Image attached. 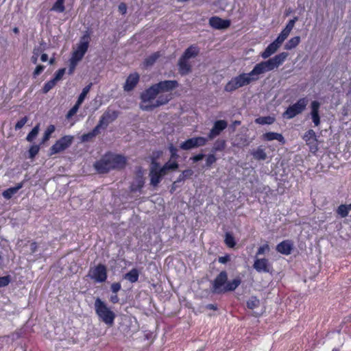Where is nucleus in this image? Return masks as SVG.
Here are the masks:
<instances>
[{"label": "nucleus", "mask_w": 351, "mask_h": 351, "mask_svg": "<svg viewBox=\"0 0 351 351\" xmlns=\"http://www.w3.org/2000/svg\"><path fill=\"white\" fill-rule=\"evenodd\" d=\"M156 84L142 93L140 108L143 110H152L157 107L167 104L171 98V94H160Z\"/></svg>", "instance_id": "obj_1"}, {"label": "nucleus", "mask_w": 351, "mask_h": 351, "mask_svg": "<svg viewBox=\"0 0 351 351\" xmlns=\"http://www.w3.org/2000/svg\"><path fill=\"white\" fill-rule=\"evenodd\" d=\"M94 306L99 319L108 326H112L116 317L115 313L99 298L95 300Z\"/></svg>", "instance_id": "obj_2"}, {"label": "nucleus", "mask_w": 351, "mask_h": 351, "mask_svg": "<svg viewBox=\"0 0 351 351\" xmlns=\"http://www.w3.org/2000/svg\"><path fill=\"white\" fill-rule=\"evenodd\" d=\"M256 81V77H254L248 73H241L229 81L225 86L224 90L226 92H232L241 87L250 84L252 82Z\"/></svg>", "instance_id": "obj_3"}, {"label": "nucleus", "mask_w": 351, "mask_h": 351, "mask_svg": "<svg viewBox=\"0 0 351 351\" xmlns=\"http://www.w3.org/2000/svg\"><path fill=\"white\" fill-rule=\"evenodd\" d=\"M308 104L306 97L300 98L295 104L290 106L283 113V117L291 119L302 113Z\"/></svg>", "instance_id": "obj_4"}, {"label": "nucleus", "mask_w": 351, "mask_h": 351, "mask_svg": "<svg viewBox=\"0 0 351 351\" xmlns=\"http://www.w3.org/2000/svg\"><path fill=\"white\" fill-rule=\"evenodd\" d=\"M287 53L282 52L278 55H276L273 58H269L265 61H262L261 62L267 69V71L269 72L278 68L280 65H282L287 59Z\"/></svg>", "instance_id": "obj_5"}, {"label": "nucleus", "mask_w": 351, "mask_h": 351, "mask_svg": "<svg viewBox=\"0 0 351 351\" xmlns=\"http://www.w3.org/2000/svg\"><path fill=\"white\" fill-rule=\"evenodd\" d=\"M74 137L66 135L60 138L50 148V155L60 153L68 148L73 143Z\"/></svg>", "instance_id": "obj_6"}, {"label": "nucleus", "mask_w": 351, "mask_h": 351, "mask_svg": "<svg viewBox=\"0 0 351 351\" xmlns=\"http://www.w3.org/2000/svg\"><path fill=\"white\" fill-rule=\"evenodd\" d=\"M227 280L228 274L226 271H221L213 282L212 291L215 293H224Z\"/></svg>", "instance_id": "obj_7"}, {"label": "nucleus", "mask_w": 351, "mask_h": 351, "mask_svg": "<svg viewBox=\"0 0 351 351\" xmlns=\"http://www.w3.org/2000/svg\"><path fill=\"white\" fill-rule=\"evenodd\" d=\"M208 139L202 136H197L187 139L180 145L183 150H189L193 148L204 146Z\"/></svg>", "instance_id": "obj_8"}, {"label": "nucleus", "mask_w": 351, "mask_h": 351, "mask_svg": "<svg viewBox=\"0 0 351 351\" xmlns=\"http://www.w3.org/2000/svg\"><path fill=\"white\" fill-rule=\"evenodd\" d=\"M110 165L108 154H106L94 163L93 167L98 173H106L112 170Z\"/></svg>", "instance_id": "obj_9"}, {"label": "nucleus", "mask_w": 351, "mask_h": 351, "mask_svg": "<svg viewBox=\"0 0 351 351\" xmlns=\"http://www.w3.org/2000/svg\"><path fill=\"white\" fill-rule=\"evenodd\" d=\"M88 48V40L83 37L77 45L76 49L73 51L71 58L80 62L84 57Z\"/></svg>", "instance_id": "obj_10"}, {"label": "nucleus", "mask_w": 351, "mask_h": 351, "mask_svg": "<svg viewBox=\"0 0 351 351\" xmlns=\"http://www.w3.org/2000/svg\"><path fill=\"white\" fill-rule=\"evenodd\" d=\"M285 40L283 39V38L280 37L278 35L277 38L274 42L270 43L266 47V49L264 50V51H263L261 53V57L263 59H267V58H269L271 55L274 54L278 51V49L280 48V47L281 46V45L282 44V43Z\"/></svg>", "instance_id": "obj_11"}, {"label": "nucleus", "mask_w": 351, "mask_h": 351, "mask_svg": "<svg viewBox=\"0 0 351 351\" xmlns=\"http://www.w3.org/2000/svg\"><path fill=\"white\" fill-rule=\"evenodd\" d=\"M303 139L312 153H315L318 150V141L314 130H308L304 135Z\"/></svg>", "instance_id": "obj_12"}, {"label": "nucleus", "mask_w": 351, "mask_h": 351, "mask_svg": "<svg viewBox=\"0 0 351 351\" xmlns=\"http://www.w3.org/2000/svg\"><path fill=\"white\" fill-rule=\"evenodd\" d=\"M118 112L112 110H107L101 117L97 127L100 129L101 128H106L109 123H112L118 117Z\"/></svg>", "instance_id": "obj_13"}, {"label": "nucleus", "mask_w": 351, "mask_h": 351, "mask_svg": "<svg viewBox=\"0 0 351 351\" xmlns=\"http://www.w3.org/2000/svg\"><path fill=\"white\" fill-rule=\"evenodd\" d=\"M89 275L96 282H104L107 278L106 268L103 265H99L90 269Z\"/></svg>", "instance_id": "obj_14"}, {"label": "nucleus", "mask_w": 351, "mask_h": 351, "mask_svg": "<svg viewBox=\"0 0 351 351\" xmlns=\"http://www.w3.org/2000/svg\"><path fill=\"white\" fill-rule=\"evenodd\" d=\"M108 156L110 160L112 170L121 169L125 167L127 164V158L125 156L112 153H108Z\"/></svg>", "instance_id": "obj_15"}, {"label": "nucleus", "mask_w": 351, "mask_h": 351, "mask_svg": "<svg viewBox=\"0 0 351 351\" xmlns=\"http://www.w3.org/2000/svg\"><path fill=\"white\" fill-rule=\"evenodd\" d=\"M270 267L271 265L267 258L255 257L253 267L256 271L268 273L269 272Z\"/></svg>", "instance_id": "obj_16"}, {"label": "nucleus", "mask_w": 351, "mask_h": 351, "mask_svg": "<svg viewBox=\"0 0 351 351\" xmlns=\"http://www.w3.org/2000/svg\"><path fill=\"white\" fill-rule=\"evenodd\" d=\"M155 84L160 95L175 89L179 85L176 80H165Z\"/></svg>", "instance_id": "obj_17"}, {"label": "nucleus", "mask_w": 351, "mask_h": 351, "mask_svg": "<svg viewBox=\"0 0 351 351\" xmlns=\"http://www.w3.org/2000/svg\"><path fill=\"white\" fill-rule=\"evenodd\" d=\"M209 25L216 29H225L230 27V21L218 16H213L209 19Z\"/></svg>", "instance_id": "obj_18"}, {"label": "nucleus", "mask_w": 351, "mask_h": 351, "mask_svg": "<svg viewBox=\"0 0 351 351\" xmlns=\"http://www.w3.org/2000/svg\"><path fill=\"white\" fill-rule=\"evenodd\" d=\"M228 123L224 120H219L215 122L213 128L210 130L208 134V138L213 139L215 136H218L221 131L226 128Z\"/></svg>", "instance_id": "obj_19"}, {"label": "nucleus", "mask_w": 351, "mask_h": 351, "mask_svg": "<svg viewBox=\"0 0 351 351\" xmlns=\"http://www.w3.org/2000/svg\"><path fill=\"white\" fill-rule=\"evenodd\" d=\"M139 75L137 73H133L127 77L125 83L123 86L125 91L132 90L138 84L139 81Z\"/></svg>", "instance_id": "obj_20"}, {"label": "nucleus", "mask_w": 351, "mask_h": 351, "mask_svg": "<svg viewBox=\"0 0 351 351\" xmlns=\"http://www.w3.org/2000/svg\"><path fill=\"white\" fill-rule=\"evenodd\" d=\"M293 244L290 241H283L276 246V250L280 254L289 255L291 253Z\"/></svg>", "instance_id": "obj_21"}, {"label": "nucleus", "mask_w": 351, "mask_h": 351, "mask_svg": "<svg viewBox=\"0 0 351 351\" xmlns=\"http://www.w3.org/2000/svg\"><path fill=\"white\" fill-rule=\"evenodd\" d=\"M298 20V18L297 16H295L293 19H291L287 24L286 27L282 30L279 36L283 38V39L286 40L293 29L295 23Z\"/></svg>", "instance_id": "obj_22"}, {"label": "nucleus", "mask_w": 351, "mask_h": 351, "mask_svg": "<svg viewBox=\"0 0 351 351\" xmlns=\"http://www.w3.org/2000/svg\"><path fill=\"white\" fill-rule=\"evenodd\" d=\"M150 184L156 187L162 180V176L157 171V167H152L149 172Z\"/></svg>", "instance_id": "obj_23"}, {"label": "nucleus", "mask_w": 351, "mask_h": 351, "mask_svg": "<svg viewBox=\"0 0 351 351\" xmlns=\"http://www.w3.org/2000/svg\"><path fill=\"white\" fill-rule=\"evenodd\" d=\"M262 138L263 140L267 141L277 140L279 142H280L282 144H285V138L283 137V136L281 134L276 133V132H269L265 133L264 134H263Z\"/></svg>", "instance_id": "obj_24"}, {"label": "nucleus", "mask_w": 351, "mask_h": 351, "mask_svg": "<svg viewBox=\"0 0 351 351\" xmlns=\"http://www.w3.org/2000/svg\"><path fill=\"white\" fill-rule=\"evenodd\" d=\"M179 72L181 75H186L191 71V65L187 59L181 57L178 60Z\"/></svg>", "instance_id": "obj_25"}, {"label": "nucleus", "mask_w": 351, "mask_h": 351, "mask_svg": "<svg viewBox=\"0 0 351 351\" xmlns=\"http://www.w3.org/2000/svg\"><path fill=\"white\" fill-rule=\"evenodd\" d=\"M267 72V69L263 66V64L261 62L254 66V69L250 71V75L254 77H256V80H258L259 79L260 75Z\"/></svg>", "instance_id": "obj_26"}, {"label": "nucleus", "mask_w": 351, "mask_h": 351, "mask_svg": "<svg viewBox=\"0 0 351 351\" xmlns=\"http://www.w3.org/2000/svg\"><path fill=\"white\" fill-rule=\"evenodd\" d=\"M199 51L198 47L195 45H191L185 50L182 57L187 60L195 58L198 55Z\"/></svg>", "instance_id": "obj_27"}, {"label": "nucleus", "mask_w": 351, "mask_h": 351, "mask_svg": "<svg viewBox=\"0 0 351 351\" xmlns=\"http://www.w3.org/2000/svg\"><path fill=\"white\" fill-rule=\"evenodd\" d=\"M23 187V183L18 184L16 186L9 188L7 190L4 191L2 193L4 198L9 199H10L13 195L16 193V192Z\"/></svg>", "instance_id": "obj_28"}, {"label": "nucleus", "mask_w": 351, "mask_h": 351, "mask_svg": "<svg viewBox=\"0 0 351 351\" xmlns=\"http://www.w3.org/2000/svg\"><path fill=\"white\" fill-rule=\"evenodd\" d=\"M144 179L141 175H137L134 182H133L130 186L132 191H136L142 189L144 185Z\"/></svg>", "instance_id": "obj_29"}, {"label": "nucleus", "mask_w": 351, "mask_h": 351, "mask_svg": "<svg viewBox=\"0 0 351 351\" xmlns=\"http://www.w3.org/2000/svg\"><path fill=\"white\" fill-rule=\"evenodd\" d=\"M252 155L258 160H265L267 158V154L261 147H258L256 150L253 151Z\"/></svg>", "instance_id": "obj_30"}, {"label": "nucleus", "mask_w": 351, "mask_h": 351, "mask_svg": "<svg viewBox=\"0 0 351 351\" xmlns=\"http://www.w3.org/2000/svg\"><path fill=\"white\" fill-rule=\"evenodd\" d=\"M300 43V37L297 36L289 39L285 45L286 50H291L295 48Z\"/></svg>", "instance_id": "obj_31"}, {"label": "nucleus", "mask_w": 351, "mask_h": 351, "mask_svg": "<svg viewBox=\"0 0 351 351\" xmlns=\"http://www.w3.org/2000/svg\"><path fill=\"white\" fill-rule=\"evenodd\" d=\"M99 133V128L96 125V127L90 132L84 134L81 136V141L82 142H87L90 141L95 136H96Z\"/></svg>", "instance_id": "obj_32"}, {"label": "nucleus", "mask_w": 351, "mask_h": 351, "mask_svg": "<svg viewBox=\"0 0 351 351\" xmlns=\"http://www.w3.org/2000/svg\"><path fill=\"white\" fill-rule=\"evenodd\" d=\"M138 276L139 274L138 270L136 269H132L125 275L124 278L133 283L138 281Z\"/></svg>", "instance_id": "obj_33"}, {"label": "nucleus", "mask_w": 351, "mask_h": 351, "mask_svg": "<svg viewBox=\"0 0 351 351\" xmlns=\"http://www.w3.org/2000/svg\"><path fill=\"white\" fill-rule=\"evenodd\" d=\"M241 284V279L237 278L230 282H227L226 285L225 292L235 290Z\"/></svg>", "instance_id": "obj_34"}, {"label": "nucleus", "mask_w": 351, "mask_h": 351, "mask_svg": "<svg viewBox=\"0 0 351 351\" xmlns=\"http://www.w3.org/2000/svg\"><path fill=\"white\" fill-rule=\"evenodd\" d=\"M275 121V119L271 117H261L255 119V122L258 124H272Z\"/></svg>", "instance_id": "obj_35"}, {"label": "nucleus", "mask_w": 351, "mask_h": 351, "mask_svg": "<svg viewBox=\"0 0 351 351\" xmlns=\"http://www.w3.org/2000/svg\"><path fill=\"white\" fill-rule=\"evenodd\" d=\"M64 3V0H57L52 6L51 10L58 12H63L65 10Z\"/></svg>", "instance_id": "obj_36"}, {"label": "nucleus", "mask_w": 351, "mask_h": 351, "mask_svg": "<svg viewBox=\"0 0 351 351\" xmlns=\"http://www.w3.org/2000/svg\"><path fill=\"white\" fill-rule=\"evenodd\" d=\"M56 128L53 125H49L44 133L41 143H44L47 141L49 139L51 134L54 132Z\"/></svg>", "instance_id": "obj_37"}, {"label": "nucleus", "mask_w": 351, "mask_h": 351, "mask_svg": "<svg viewBox=\"0 0 351 351\" xmlns=\"http://www.w3.org/2000/svg\"><path fill=\"white\" fill-rule=\"evenodd\" d=\"M91 86H92V83H90V84H88V86H86V87H84L83 88V90H82L81 94L80 95V96L78 97V99L77 101V102H78V104H82L83 103L87 94L90 91Z\"/></svg>", "instance_id": "obj_38"}, {"label": "nucleus", "mask_w": 351, "mask_h": 351, "mask_svg": "<svg viewBox=\"0 0 351 351\" xmlns=\"http://www.w3.org/2000/svg\"><path fill=\"white\" fill-rule=\"evenodd\" d=\"M260 304V300L255 296H252L247 301V306L249 308L253 310L257 308Z\"/></svg>", "instance_id": "obj_39"}, {"label": "nucleus", "mask_w": 351, "mask_h": 351, "mask_svg": "<svg viewBox=\"0 0 351 351\" xmlns=\"http://www.w3.org/2000/svg\"><path fill=\"white\" fill-rule=\"evenodd\" d=\"M160 57L159 52H156L147 58L145 60V64L146 66H152L154 64L156 60Z\"/></svg>", "instance_id": "obj_40"}, {"label": "nucleus", "mask_w": 351, "mask_h": 351, "mask_svg": "<svg viewBox=\"0 0 351 351\" xmlns=\"http://www.w3.org/2000/svg\"><path fill=\"white\" fill-rule=\"evenodd\" d=\"M164 167L169 172L177 170L179 167V165L176 161H171V160H169L167 162H166L164 165Z\"/></svg>", "instance_id": "obj_41"}, {"label": "nucleus", "mask_w": 351, "mask_h": 351, "mask_svg": "<svg viewBox=\"0 0 351 351\" xmlns=\"http://www.w3.org/2000/svg\"><path fill=\"white\" fill-rule=\"evenodd\" d=\"M39 132V125H36L32 131L27 134L26 139L29 142H32L34 139L36 137Z\"/></svg>", "instance_id": "obj_42"}, {"label": "nucleus", "mask_w": 351, "mask_h": 351, "mask_svg": "<svg viewBox=\"0 0 351 351\" xmlns=\"http://www.w3.org/2000/svg\"><path fill=\"white\" fill-rule=\"evenodd\" d=\"M270 250V247L268 243H265L263 245L260 246L256 253L255 257H258V256L265 254L269 252Z\"/></svg>", "instance_id": "obj_43"}, {"label": "nucleus", "mask_w": 351, "mask_h": 351, "mask_svg": "<svg viewBox=\"0 0 351 351\" xmlns=\"http://www.w3.org/2000/svg\"><path fill=\"white\" fill-rule=\"evenodd\" d=\"M225 243L229 247H234L236 245L234 237L228 232L226 234Z\"/></svg>", "instance_id": "obj_44"}, {"label": "nucleus", "mask_w": 351, "mask_h": 351, "mask_svg": "<svg viewBox=\"0 0 351 351\" xmlns=\"http://www.w3.org/2000/svg\"><path fill=\"white\" fill-rule=\"evenodd\" d=\"M43 49L40 47H35L33 49V55L31 57V61L33 64H36L38 62V58L39 55L42 53Z\"/></svg>", "instance_id": "obj_45"}, {"label": "nucleus", "mask_w": 351, "mask_h": 351, "mask_svg": "<svg viewBox=\"0 0 351 351\" xmlns=\"http://www.w3.org/2000/svg\"><path fill=\"white\" fill-rule=\"evenodd\" d=\"M320 104L317 101H313L311 104V115L319 114Z\"/></svg>", "instance_id": "obj_46"}, {"label": "nucleus", "mask_w": 351, "mask_h": 351, "mask_svg": "<svg viewBox=\"0 0 351 351\" xmlns=\"http://www.w3.org/2000/svg\"><path fill=\"white\" fill-rule=\"evenodd\" d=\"M57 82L53 79L47 82L45 86H43V91L44 93H48L51 89H52Z\"/></svg>", "instance_id": "obj_47"}, {"label": "nucleus", "mask_w": 351, "mask_h": 351, "mask_svg": "<svg viewBox=\"0 0 351 351\" xmlns=\"http://www.w3.org/2000/svg\"><path fill=\"white\" fill-rule=\"evenodd\" d=\"M12 280V278L10 275L5 276H0V288L8 286Z\"/></svg>", "instance_id": "obj_48"}, {"label": "nucleus", "mask_w": 351, "mask_h": 351, "mask_svg": "<svg viewBox=\"0 0 351 351\" xmlns=\"http://www.w3.org/2000/svg\"><path fill=\"white\" fill-rule=\"evenodd\" d=\"M337 213L341 217H346L348 216L349 212L348 211L347 206H346V204H341L338 207Z\"/></svg>", "instance_id": "obj_49"}, {"label": "nucleus", "mask_w": 351, "mask_h": 351, "mask_svg": "<svg viewBox=\"0 0 351 351\" xmlns=\"http://www.w3.org/2000/svg\"><path fill=\"white\" fill-rule=\"evenodd\" d=\"M80 106L81 104H78V102H76L75 104L68 112L66 114V118L70 119L73 115H75L77 113Z\"/></svg>", "instance_id": "obj_50"}, {"label": "nucleus", "mask_w": 351, "mask_h": 351, "mask_svg": "<svg viewBox=\"0 0 351 351\" xmlns=\"http://www.w3.org/2000/svg\"><path fill=\"white\" fill-rule=\"evenodd\" d=\"M40 147L38 145H32L29 149V155L30 158H34L38 153Z\"/></svg>", "instance_id": "obj_51"}, {"label": "nucleus", "mask_w": 351, "mask_h": 351, "mask_svg": "<svg viewBox=\"0 0 351 351\" xmlns=\"http://www.w3.org/2000/svg\"><path fill=\"white\" fill-rule=\"evenodd\" d=\"M28 118L27 117H23L21 120H19L15 125L14 129L16 130L21 129L25 124L27 122Z\"/></svg>", "instance_id": "obj_52"}, {"label": "nucleus", "mask_w": 351, "mask_h": 351, "mask_svg": "<svg viewBox=\"0 0 351 351\" xmlns=\"http://www.w3.org/2000/svg\"><path fill=\"white\" fill-rule=\"evenodd\" d=\"M69 62H70V64H69V74L72 75L79 62L73 58H71Z\"/></svg>", "instance_id": "obj_53"}, {"label": "nucleus", "mask_w": 351, "mask_h": 351, "mask_svg": "<svg viewBox=\"0 0 351 351\" xmlns=\"http://www.w3.org/2000/svg\"><path fill=\"white\" fill-rule=\"evenodd\" d=\"M65 71H66V69L64 68L59 69L56 73L55 77L53 78V80H55L56 82L60 81L62 78V77L65 73Z\"/></svg>", "instance_id": "obj_54"}, {"label": "nucleus", "mask_w": 351, "mask_h": 351, "mask_svg": "<svg viewBox=\"0 0 351 351\" xmlns=\"http://www.w3.org/2000/svg\"><path fill=\"white\" fill-rule=\"evenodd\" d=\"M217 160V158L214 154H209L206 157V163L208 167H210Z\"/></svg>", "instance_id": "obj_55"}, {"label": "nucleus", "mask_w": 351, "mask_h": 351, "mask_svg": "<svg viewBox=\"0 0 351 351\" xmlns=\"http://www.w3.org/2000/svg\"><path fill=\"white\" fill-rule=\"evenodd\" d=\"M169 149L171 153V158H176L178 157V155L177 154L178 149L176 147H174L173 145H170Z\"/></svg>", "instance_id": "obj_56"}, {"label": "nucleus", "mask_w": 351, "mask_h": 351, "mask_svg": "<svg viewBox=\"0 0 351 351\" xmlns=\"http://www.w3.org/2000/svg\"><path fill=\"white\" fill-rule=\"evenodd\" d=\"M44 69H45V66L43 65H38L33 72L34 77H36V76L40 75L43 71Z\"/></svg>", "instance_id": "obj_57"}, {"label": "nucleus", "mask_w": 351, "mask_h": 351, "mask_svg": "<svg viewBox=\"0 0 351 351\" xmlns=\"http://www.w3.org/2000/svg\"><path fill=\"white\" fill-rule=\"evenodd\" d=\"M121 289V285L119 282L112 284L111 290L113 293H117Z\"/></svg>", "instance_id": "obj_58"}, {"label": "nucleus", "mask_w": 351, "mask_h": 351, "mask_svg": "<svg viewBox=\"0 0 351 351\" xmlns=\"http://www.w3.org/2000/svg\"><path fill=\"white\" fill-rule=\"evenodd\" d=\"M182 174L184 177V178H189L193 176V171L191 169H186L182 171Z\"/></svg>", "instance_id": "obj_59"}, {"label": "nucleus", "mask_w": 351, "mask_h": 351, "mask_svg": "<svg viewBox=\"0 0 351 351\" xmlns=\"http://www.w3.org/2000/svg\"><path fill=\"white\" fill-rule=\"evenodd\" d=\"M313 122L315 126H317L320 123V117L319 114L311 115Z\"/></svg>", "instance_id": "obj_60"}, {"label": "nucleus", "mask_w": 351, "mask_h": 351, "mask_svg": "<svg viewBox=\"0 0 351 351\" xmlns=\"http://www.w3.org/2000/svg\"><path fill=\"white\" fill-rule=\"evenodd\" d=\"M118 9H119V11L124 14L126 13V11H127V6L125 5V3H121L119 5V7H118Z\"/></svg>", "instance_id": "obj_61"}, {"label": "nucleus", "mask_w": 351, "mask_h": 351, "mask_svg": "<svg viewBox=\"0 0 351 351\" xmlns=\"http://www.w3.org/2000/svg\"><path fill=\"white\" fill-rule=\"evenodd\" d=\"M157 171L160 173V175L162 177L165 176V175H167L169 173L168 170H167L165 168L164 165L160 168H157Z\"/></svg>", "instance_id": "obj_62"}, {"label": "nucleus", "mask_w": 351, "mask_h": 351, "mask_svg": "<svg viewBox=\"0 0 351 351\" xmlns=\"http://www.w3.org/2000/svg\"><path fill=\"white\" fill-rule=\"evenodd\" d=\"M230 261V256L228 255L221 256L219 258V262L222 264H225Z\"/></svg>", "instance_id": "obj_63"}, {"label": "nucleus", "mask_w": 351, "mask_h": 351, "mask_svg": "<svg viewBox=\"0 0 351 351\" xmlns=\"http://www.w3.org/2000/svg\"><path fill=\"white\" fill-rule=\"evenodd\" d=\"M204 157V155L202 154H197L196 156H194L193 158H191V160H193L194 162H197L201 160H202Z\"/></svg>", "instance_id": "obj_64"}]
</instances>
